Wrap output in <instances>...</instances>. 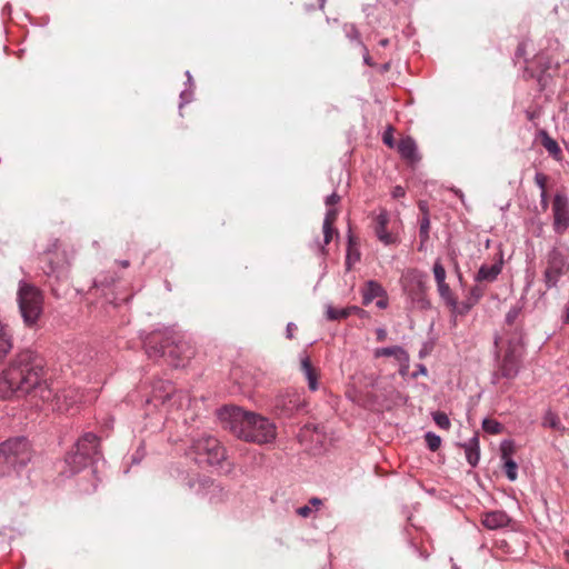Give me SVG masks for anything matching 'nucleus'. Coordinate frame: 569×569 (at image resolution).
<instances>
[{
    "label": "nucleus",
    "instance_id": "1",
    "mask_svg": "<svg viewBox=\"0 0 569 569\" xmlns=\"http://www.w3.org/2000/svg\"><path fill=\"white\" fill-rule=\"evenodd\" d=\"M46 360L31 348L19 350L0 373V398L32 395L50 401L52 389L46 378Z\"/></svg>",
    "mask_w": 569,
    "mask_h": 569
},
{
    "label": "nucleus",
    "instance_id": "2",
    "mask_svg": "<svg viewBox=\"0 0 569 569\" xmlns=\"http://www.w3.org/2000/svg\"><path fill=\"white\" fill-rule=\"evenodd\" d=\"M222 427L239 439L250 442L268 443L276 438V427L267 418L239 407L224 406L218 410Z\"/></svg>",
    "mask_w": 569,
    "mask_h": 569
},
{
    "label": "nucleus",
    "instance_id": "3",
    "mask_svg": "<svg viewBox=\"0 0 569 569\" xmlns=\"http://www.w3.org/2000/svg\"><path fill=\"white\" fill-rule=\"evenodd\" d=\"M140 338L150 359L166 357L169 363L176 368L184 367L194 356V348L191 343L172 328L141 333Z\"/></svg>",
    "mask_w": 569,
    "mask_h": 569
},
{
    "label": "nucleus",
    "instance_id": "4",
    "mask_svg": "<svg viewBox=\"0 0 569 569\" xmlns=\"http://www.w3.org/2000/svg\"><path fill=\"white\" fill-rule=\"evenodd\" d=\"M31 460V449L26 437L10 438L0 445V477L22 468Z\"/></svg>",
    "mask_w": 569,
    "mask_h": 569
},
{
    "label": "nucleus",
    "instance_id": "5",
    "mask_svg": "<svg viewBox=\"0 0 569 569\" xmlns=\"http://www.w3.org/2000/svg\"><path fill=\"white\" fill-rule=\"evenodd\" d=\"M17 301L23 323L34 326L43 311V295L34 284L21 280L18 286Z\"/></svg>",
    "mask_w": 569,
    "mask_h": 569
},
{
    "label": "nucleus",
    "instance_id": "6",
    "mask_svg": "<svg viewBox=\"0 0 569 569\" xmlns=\"http://www.w3.org/2000/svg\"><path fill=\"white\" fill-rule=\"evenodd\" d=\"M521 357V337L509 339L508 348L502 357L499 353L496 356L497 363L491 375V382L499 385L501 379L513 380L519 373Z\"/></svg>",
    "mask_w": 569,
    "mask_h": 569
},
{
    "label": "nucleus",
    "instance_id": "7",
    "mask_svg": "<svg viewBox=\"0 0 569 569\" xmlns=\"http://www.w3.org/2000/svg\"><path fill=\"white\" fill-rule=\"evenodd\" d=\"M198 463H207L211 467L220 466L226 459V450L220 441L212 436H202L192 441L190 447Z\"/></svg>",
    "mask_w": 569,
    "mask_h": 569
},
{
    "label": "nucleus",
    "instance_id": "8",
    "mask_svg": "<svg viewBox=\"0 0 569 569\" xmlns=\"http://www.w3.org/2000/svg\"><path fill=\"white\" fill-rule=\"evenodd\" d=\"M569 272V258L559 248L552 247L546 254L542 281L546 290L557 289L560 279Z\"/></svg>",
    "mask_w": 569,
    "mask_h": 569
},
{
    "label": "nucleus",
    "instance_id": "9",
    "mask_svg": "<svg viewBox=\"0 0 569 569\" xmlns=\"http://www.w3.org/2000/svg\"><path fill=\"white\" fill-rule=\"evenodd\" d=\"M305 407V400L297 391L278 395L273 400V411L280 417H291Z\"/></svg>",
    "mask_w": 569,
    "mask_h": 569
},
{
    "label": "nucleus",
    "instance_id": "10",
    "mask_svg": "<svg viewBox=\"0 0 569 569\" xmlns=\"http://www.w3.org/2000/svg\"><path fill=\"white\" fill-rule=\"evenodd\" d=\"M553 230L563 234L569 228V198L563 192H557L552 201Z\"/></svg>",
    "mask_w": 569,
    "mask_h": 569
},
{
    "label": "nucleus",
    "instance_id": "11",
    "mask_svg": "<svg viewBox=\"0 0 569 569\" xmlns=\"http://www.w3.org/2000/svg\"><path fill=\"white\" fill-rule=\"evenodd\" d=\"M41 263L43 273L49 278H54L57 281L67 278L66 263L57 252L46 251L41 257Z\"/></svg>",
    "mask_w": 569,
    "mask_h": 569
},
{
    "label": "nucleus",
    "instance_id": "12",
    "mask_svg": "<svg viewBox=\"0 0 569 569\" xmlns=\"http://www.w3.org/2000/svg\"><path fill=\"white\" fill-rule=\"evenodd\" d=\"M337 217L338 210L329 207L322 223L323 241L320 242L319 239H317L313 243L320 256H326L328 253L327 246L331 242L333 233L337 232L333 228Z\"/></svg>",
    "mask_w": 569,
    "mask_h": 569
},
{
    "label": "nucleus",
    "instance_id": "13",
    "mask_svg": "<svg viewBox=\"0 0 569 569\" xmlns=\"http://www.w3.org/2000/svg\"><path fill=\"white\" fill-rule=\"evenodd\" d=\"M74 450L88 453V458L98 460L100 458V439L93 432H84L76 442Z\"/></svg>",
    "mask_w": 569,
    "mask_h": 569
},
{
    "label": "nucleus",
    "instance_id": "14",
    "mask_svg": "<svg viewBox=\"0 0 569 569\" xmlns=\"http://www.w3.org/2000/svg\"><path fill=\"white\" fill-rule=\"evenodd\" d=\"M513 451H515V445L511 440H503L500 443V452H501V459L503 461V470H505L507 478L510 481H515L518 477V465L511 458Z\"/></svg>",
    "mask_w": 569,
    "mask_h": 569
},
{
    "label": "nucleus",
    "instance_id": "15",
    "mask_svg": "<svg viewBox=\"0 0 569 569\" xmlns=\"http://www.w3.org/2000/svg\"><path fill=\"white\" fill-rule=\"evenodd\" d=\"M503 267L502 253L499 254V259L492 264H481L478 272L475 276L476 282H493L501 273Z\"/></svg>",
    "mask_w": 569,
    "mask_h": 569
},
{
    "label": "nucleus",
    "instance_id": "16",
    "mask_svg": "<svg viewBox=\"0 0 569 569\" xmlns=\"http://www.w3.org/2000/svg\"><path fill=\"white\" fill-rule=\"evenodd\" d=\"M50 400L56 402L57 410L68 411L73 405L81 401V395L76 389H66L58 393L52 391Z\"/></svg>",
    "mask_w": 569,
    "mask_h": 569
},
{
    "label": "nucleus",
    "instance_id": "17",
    "mask_svg": "<svg viewBox=\"0 0 569 569\" xmlns=\"http://www.w3.org/2000/svg\"><path fill=\"white\" fill-rule=\"evenodd\" d=\"M92 462H94V460L88 458L87 452L83 453V451H81L80 453L77 450H72L64 458V463L69 468L70 476L78 473Z\"/></svg>",
    "mask_w": 569,
    "mask_h": 569
},
{
    "label": "nucleus",
    "instance_id": "18",
    "mask_svg": "<svg viewBox=\"0 0 569 569\" xmlns=\"http://www.w3.org/2000/svg\"><path fill=\"white\" fill-rule=\"evenodd\" d=\"M389 217L387 211L382 210L375 220V234L383 244L389 246L396 242V237L387 231Z\"/></svg>",
    "mask_w": 569,
    "mask_h": 569
},
{
    "label": "nucleus",
    "instance_id": "19",
    "mask_svg": "<svg viewBox=\"0 0 569 569\" xmlns=\"http://www.w3.org/2000/svg\"><path fill=\"white\" fill-rule=\"evenodd\" d=\"M485 289L481 286H473L466 300L458 302L456 308V316H465L467 315L473 306H476L479 300L483 297Z\"/></svg>",
    "mask_w": 569,
    "mask_h": 569
},
{
    "label": "nucleus",
    "instance_id": "20",
    "mask_svg": "<svg viewBox=\"0 0 569 569\" xmlns=\"http://www.w3.org/2000/svg\"><path fill=\"white\" fill-rule=\"evenodd\" d=\"M174 393L176 389L171 382L159 380L153 385L151 401H159L161 405H166ZM147 401L150 402L149 399Z\"/></svg>",
    "mask_w": 569,
    "mask_h": 569
},
{
    "label": "nucleus",
    "instance_id": "21",
    "mask_svg": "<svg viewBox=\"0 0 569 569\" xmlns=\"http://www.w3.org/2000/svg\"><path fill=\"white\" fill-rule=\"evenodd\" d=\"M509 516L501 510L486 512L482 517V525L490 530L505 528L510 523Z\"/></svg>",
    "mask_w": 569,
    "mask_h": 569
},
{
    "label": "nucleus",
    "instance_id": "22",
    "mask_svg": "<svg viewBox=\"0 0 569 569\" xmlns=\"http://www.w3.org/2000/svg\"><path fill=\"white\" fill-rule=\"evenodd\" d=\"M176 475H173L179 483L189 491L198 492L203 486L204 481H201L198 478L197 473L190 475L179 468L174 469Z\"/></svg>",
    "mask_w": 569,
    "mask_h": 569
},
{
    "label": "nucleus",
    "instance_id": "23",
    "mask_svg": "<svg viewBox=\"0 0 569 569\" xmlns=\"http://www.w3.org/2000/svg\"><path fill=\"white\" fill-rule=\"evenodd\" d=\"M466 455V459L471 467H476L480 459V445H479V435L475 432V435L466 442L460 445Z\"/></svg>",
    "mask_w": 569,
    "mask_h": 569
},
{
    "label": "nucleus",
    "instance_id": "24",
    "mask_svg": "<svg viewBox=\"0 0 569 569\" xmlns=\"http://www.w3.org/2000/svg\"><path fill=\"white\" fill-rule=\"evenodd\" d=\"M13 348V336L10 327L0 320V363Z\"/></svg>",
    "mask_w": 569,
    "mask_h": 569
},
{
    "label": "nucleus",
    "instance_id": "25",
    "mask_svg": "<svg viewBox=\"0 0 569 569\" xmlns=\"http://www.w3.org/2000/svg\"><path fill=\"white\" fill-rule=\"evenodd\" d=\"M397 149L403 159L410 162H416L419 160L417 143L411 137L402 138L399 141Z\"/></svg>",
    "mask_w": 569,
    "mask_h": 569
},
{
    "label": "nucleus",
    "instance_id": "26",
    "mask_svg": "<svg viewBox=\"0 0 569 569\" xmlns=\"http://www.w3.org/2000/svg\"><path fill=\"white\" fill-rule=\"evenodd\" d=\"M386 296H387V292L379 282H377L375 280H369L366 282V286H365V289L362 292V303L365 306H368L369 303L372 302L373 299L382 298Z\"/></svg>",
    "mask_w": 569,
    "mask_h": 569
},
{
    "label": "nucleus",
    "instance_id": "27",
    "mask_svg": "<svg viewBox=\"0 0 569 569\" xmlns=\"http://www.w3.org/2000/svg\"><path fill=\"white\" fill-rule=\"evenodd\" d=\"M540 142L543 148L548 151V153L555 159L560 160L562 157V150L559 147L558 142L550 137V134L546 130H541L539 132Z\"/></svg>",
    "mask_w": 569,
    "mask_h": 569
},
{
    "label": "nucleus",
    "instance_id": "28",
    "mask_svg": "<svg viewBox=\"0 0 569 569\" xmlns=\"http://www.w3.org/2000/svg\"><path fill=\"white\" fill-rule=\"evenodd\" d=\"M301 370L308 380L309 389L316 391L318 389V376L308 357L301 360Z\"/></svg>",
    "mask_w": 569,
    "mask_h": 569
},
{
    "label": "nucleus",
    "instance_id": "29",
    "mask_svg": "<svg viewBox=\"0 0 569 569\" xmlns=\"http://www.w3.org/2000/svg\"><path fill=\"white\" fill-rule=\"evenodd\" d=\"M375 356L377 358H379V357H395L399 361L408 359V353L400 346H391V347L378 348L375 351Z\"/></svg>",
    "mask_w": 569,
    "mask_h": 569
},
{
    "label": "nucleus",
    "instance_id": "30",
    "mask_svg": "<svg viewBox=\"0 0 569 569\" xmlns=\"http://www.w3.org/2000/svg\"><path fill=\"white\" fill-rule=\"evenodd\" d=\"M356 238L352 236L351 231L348 233V250L346 257V267L347 270H350L353 262L360 260V253L356 247Z\"/></svg>",
    "mask_w": 569,
    "mask_h": 569
},
{
    "label": "nucleus",
    "instance_id": "31",
    "mask_svg": "<svg viewBox=\"0 0 569 569\" xmlns=\"http://www.w3.org/2000/svg\"><path fill=\"white\" fill-rule=\"evenodd\" d=\"M437 288H438L439 296L446 302V305L451 309V312L455 315L458 301H457L456 297L453 296L450 287L448 286V283H442V284L437 286Z\"/></svg>",
    "mask_w": 569,
    "mask_h": 569
},
{
    "label": "nucleus",
    "instance_id": "32",
    "mask_svg": "<svg viewBox=\"0 0 569 569\" xmlns=\"http://www.w3.org/2000/svg\"><path fill=\"white\" fill-rule=\"evenodd\" d=\"M343 31H345L346 37L350 41L356 42L359 47L363 44V42L360 38V32L355 24L346 23L343 26Z\"/></svg>",
    "mask_w": 569,
    "mask_h": 569
},
{
    "label": "nucleus",
    "instance_id": "33",
    "mask_svg": "<svg viewBox=\"0 0 569 569\" xmlns=\"http://www.w3.org/2000/svg\"><path fill=\"white\" fill-rule=\"evenodd\" d=\"M430 231V218L429 214H423L419 221V238L422 242H427L429 239Z\"/></svg>",
    "mask_w": 569,
    "mask_h": 569
},
{
    "label": "nucleus",
    "instance_id": "34",
    "mask_svg": "<svg viewBox=\"0 0 569 569\" xmlns=\"http://www.w3.org/2000/svg\"><path fill=\"white\" fill-rule=\"evenodd\" d=\"M482 429L490 435H498L502 431V425L495 419L485 418Z\"/></svg>",
    "mask_w": 569,
    "mask_h": 569
},
{
    "label": "nucleus",
    "instance_id": "35",
    "mask_svg": "<svg viewBox=\"0 0 569 569\" xmlns=\"http://www.w3.org/2000/svg\"><path fill=\"white\" fill-rule=\"evenodd\" d=\"M432 271H433V276H435V280L437 282V286L442 284V283H447L446 282V269L442 266L440 259H437L435 261Z\"/></svg>",
    "mask_w": 569,
    "mask_h": 569
},
{
    "label": "nucleus",
    "instance_id": "36",
    "mask_svg": "<svg viewBox=\"0 0 569 569\" xmlns=\"http://www.w3.org/2000/svg\"><path fill=\"white\" fill-rule=\"evenodd\" d=\"M327 319L330 321L341 320L348 318V312L345 311V309H337L332 307L331 305L327 306Z\"/></svg>",
    "mask_w": 569,
    "mask_h": 569
},
{
    "label": "nucleus",
    "instance_id": "37",
    "mask_svg": "<svg viewBox=\"0 0 569 569\" xmlns=\"http://www.w3.org/2000/svg\"><path fill=\"white\" fill-rule=\"evenodd\" d=\"M432 419L436 422V425L445 430H448L451 426L450 419L448 416L442 411H436L432 413Z\"/></svg>",
    "mask_w": 569,
    "mask_h": 569
},
{
    "label": "nucleus",
    "instance_id": "38",
    "mask_svg": "<svg viewBox=\"0 0 569 569\" xmlns=\"http://www.w3.org/2000/svg\"><path fill=\"white\" fill-rule=\"evenodd\" d=\"M425 440L431 451H437L441 445V438L431 431L425 435Z\"/></svg>",
    "mask_w": 569,
    "mask_h": 569
},
{
    "label": "nucleus",
    "instance_id": "39",
    "mask_svg": "<svg viewBox=\"0 0 569 569\" xmlns=\"http://www.w3.org/2000/svg\"><path fill=\"white\" fill-rule=\"evenodd\" d=\"M413 300L420 309H429L431 307L429 299L426 297L422 290L417 293V297L413 298Z\"/></svg>",
    "mask_w": 569,
    "mask_h": 569
},
{
    "label": "nucleus",
    "instance_id": "40",
    "mask_svg": "<svg viewBox=\"0 0 569 569\" xmlns=\"http://www.w3.org/2000/svg\"><path fill=\"white\" fill-rule=\"evenodd\" d=\"M535 182L539 187L541 192L547 191L548 177L545 173L536 172Z\"/></svg>",
    "mask_w": 569,
    "mask_h": 569
},
{
    "label": "nucleus",
    "instance_id": "41",
    "mask_svg": "<svg viewBox=\"0 0 569 569\" xmlns=\"http://www.w3.org/2000/svg\"><path fill=\"white\" fill-rule=\"evenodd\" d=\"M519 313H520V308L518 307H512L506 315V323L508 326H512L515 323V321L517 320V318L519 317Z\"/></svg>",
    "mask_w": 569,
    "mask_h": 569
},
{
    "label": "nucleus",
    "instance_id": "42",
    "mask_svg": "<svg viewBox=\"0 0 569 569\" xmlns=\"http://www.w3.org/2000/svg\"><path fill=\"white\" fill-rule=\"evenodd\" d=\"M382 141H383L385 144H387L390 148L395 147L392 128H389L387 131L383 132Z\"/></svg>",
    "mask_w": 569,
    "mask_h": 569
},
{
    "label": "nucleus",
    "instance_id": "43",
    "mask_svg": "<svg viewBox=\"0 0 569 569\" xmlns=\"http://www.w3.org/2000/svg\"><path fill=\"white\" fill-rule=\"evenodd\" d=\"M296 512L302 518H309L313 513V509L309 505H306L297 508Z\"/></svg>",
    "mask_w": 569,
    "mask_h": 569
},
{
    "label": "nucleus",
    "instance_id": "44",
    "mask_svg": "<svg viewBox=\"0 0 569 569\" xmlns=\"http://www.w3.org/2000/svg\"><path fill=\"white\" fill-rule=\"evenodd\" d=\"M545 423L548 425L549 427L553 428V429H558L559 428V419L555 415H552V413H549L546 417Z\"/></svg>",
    "mask_w": 569,
    "mask_h": 569
},
{
    "label": "nucleus",
    "instance_id": "45",
    "mask_svg": "<svg viewBox=\"0 0 569 569\" xmlns=\"http://www.w3.org/2000/svg\"><path fill=\"white\" fill-rule=\"evenodd\" d=\"M360 48L362 49L363 62L369 67H373L375 62L372 61V59L369 54V50H368L367 46L363 43L362 46H360Z\"/></svg>",
    "mask_w": 569,
    "mask_h": 569
},
{
    "label": "nucleus",
    "instance_id": "46",
    "mask_svg": "<svg viewBox=\"0 0 569 569\" xmlns=\"http://www.w3.org/2000/svg\"><path fill=\"white\" fill-rule=\"evenodd\" d=\"M339 201H340V196L337 192H332L331 194H329L326 198L325 203L327 207H332V206L337 204Z\"/></svg>",
    "mask_w": 569,
    "mask_h": 569
},
{
    "label": "nucleus",
    "instance_id": "47",
    "mask_svg": "<svg viewBox=\"0 0 569 569\" xmlns=\"http://www.w3.org/2000/svg\"><path fill=\"white\" fill-rule=\"evenodd\" d=\"M391 194H392V197H393L395 199H399V198L405 197V194H406V190H405V188H402L401 186H396V187L392 189Z\"/></svg>",
    "mask_w": 569,
    "mask_h": 569
},
{
    "label": "nucleus",
    "instance_id": "48",
    "mask_svg": "<svg viewBox=\"0 0 569 569\" xmlns=\"http://www.w3.org/2000/svg\"><path fill=\"white\" fill-rule=\"evenodd\" d=\"M540 206L542 208L543 211H546L549 207V200H548V194H547V191H543L540 193Z\"/></svg>",
    "mask_w": 569,
    "mask_h": 569
},
{
    "label": "nucleus",
    "instance_id": "49",
    "mask_svg": "<svg viewBox=\"0 0 569 569\" xmlns=\"http://www.w3.org/2000/svg\"><path fill=\"white\" fill-rule=\"evenodd\" d=\"M297 329V326L293 322H289L286 328V337L287 339H293V331Z\"/></svg>",
    "mask_w": 569,
    "mask_h": 569
},
{
    "label": "nucleus",
    "instance_id": "50",
    "mask_svg": "<svg viewBox=\"0 0 569 569\" xmlns=\"http://www.w3.org/2000/svg\"><path fill=\"white\" fill-rule=\"evenodd\" d=\"M311 508H316L318 509L320 506H322V500L318 497H312L310 500H309V503H308Z\"/></svg>",
    "mask_w": 569,
    "mask_h": 569
},
{
    "label": "nucleus",
    "instance_id": "51",
    "mask_svg": "<svg viewBox=\"0 0 569 569\" xmlns=\"http://www.w3.org/2000/svg\"><path fill=\"white\" fill-rule=\"evenodd\" d=\"M346 312H348V317L353 315V313H358L360 311H362L359 307H356V306H351V307H347V308H343Z\"/></svg>",
    "mask_w": 569,
    "mask_h": 569
},
{
    "label": "nucleus",
    "instance_id": "52",
    "mask_svg": "<svg viewBox=\"0 0 569 569\" xmlns=\"http://www.w3.org/2000/svg\"><path fill=\"white\" fill-rule=\"evenodd\" d=\"M376 332H377V339H378L379 341H382V340H385V339H386V337H387V331H386L383 328H379V329H377V331H376Z\"/></svg>",
    "mask_w": 569,
    "mask_h": 569
},
{
    "label": "nucleus",
    "instance_id": "53",
    "mask_svg": "<svg viewBox=\"0 0 569 569\" xmlns=\"http://www.w3.org/2000/svg\"><path fill=\"white\" fill-rule=\"evenodd\" d=\"M525 52H526L525 43H519V46L517 47V50H516V57L520 58L525 54Z\"/></svg>",
    "mask_w": 569,
    "mask_h": 569
},
{
    "label": "nucleus",
    "instance_id": "54",
    "mask_svg": "<svg viewBox=\"0 0 569 569\" xmlns=\"http://www.w3.org/2000/svg\"><path fill=\"white\" fill-rule=\"evenodd\" d=\"M418 206H419V209H420L422 216L426 213L429 214L428 204L426 201H419Z\"/></svg>",
    "mask_w": 569,
    "mask_h": 569
},
{
    "label": "nucleus",
    "instance_id": "55",
    "mask_svg": "<svg viewBox=\"0 0 569 569\" xmlns=\"http://www.w3.org/2000/svg\"><path fill=\"white\" fill-rule=\"evenodd\" d=\"M452 191L461 200V202H465V194L460 189H452Z\"/></svg>",
    "mask_w": 569,
    "mask_h": 569
},
{
    "label": "nucleus",
    "instance_id": "56",
    "mask_svg": "<svg viewBox=\"0 0 569 569\" xmlns=\"http://www.w3.org/2000/svg\"><path fill=\"white\" fill-rule=\"evenodd\" d=\"M563 320L566 323H569V302L565 307V317Z\"/></svg>",
    "mask_w": 569,
    "mask_h": 569
},
{
    "label": "nucleus",
    "instance_id": "57",
    "mask_svg": "<svg viewBox=\"0 0 569 569\" xmlns=\"http://www.w3.org/2000/svg\"><path fill=\"white\" fill-rule=\"evenodd\" d=\"M387 306H388L387 300H378V301H377V307H378L379 309H385V308H387Z\"/></svg>",
    "mask_w": 569,
    "mask_h": 569
},
{
    "label": "nucleus",
    "instance_id": "58",
    "mask_svg": "<svg viewBox=\"0 0 569 569\" xmlns=\"http://www.w3.org/2000/svg\"><path fill=\"white\" fill-rule=\"evenodd\" d=\"M389 44V39L385 38L379 41V46L387 47Z\"/></svg>",
    "mask_w": 569,
    "mask_h": 569
},
{
    "label": "nucleus",
    "instance_id": "59",
    "mask_svg": "<svg viewBox=\"0 0 569 569\" xmlns=\"http://www.w3.org/2000/svg\"><path fill=\"white\" fill-rule=\"evenodd\" d=\"M118 263H119L122 268H127V267H129V264H130V263H129V260H120V261H118Z\"/></svg>",
    "mask_w": 569,
    "mask_h": 569
},
{
    "label": "nucleus",
    "instance_id": "60",
    "mask_svg": "<svg viewBox=\"0 0 569 569\" xmlns=\"http://www.w3.org/2000/svg\"><path fill=\"white\" fill-rule=\"evenodd\" d=\"M187 83L192 84V76L190 71H186Z\"/></svg>",
    "mask_w": 569,
    "mask_h": 569
},
{
    "label": "nucleus",
    "instance_id": "61",
    "mask_svg": "<svg viewBox=\"0 0 569 569\" xmlns=\"http://www.w3.org/2000/svg\"><path fill=\"white\" fill-rule=\"evenodd\" d=\"M419 372L422 373V375H426L427 373V369L425 366H420V369H419Z\"/></svg>",
    "mask_w": 569,
    "mask_h": 569
},
{
    "label": "nucleus",
    "instance_id": "62",
    "mask_svg": "<svg viewBox=\"0 0 569 569\" xmlns=\"http://www.w3.org/2000/svg\"><path fill=\"white\" fill-rule=\"evenodd\" d=\"M51 289H52V293H53L57 298H59V297H60V295L58 293V290H57L53 286H52V288H51Z\"/></svg>",
    "mask_w": 569,
    "mask_h": 569
},
{
    "label": "nucleus",
    "instance_id": "63",
    "mask_svg": "<svg viewBox=\"0 0 569 569\" xmlns=\"http://www.w3.org/2000/svg\"><path fill=\"white\" fill-rule=\"evenodd\" d=\"M425 243H426V242H422V240H420V244H419V247H418V250H419V251H422V250H423V248H425Z\"/></svg>",
    "mask_w": 569,
    "mask_h": 569
},
{
    "label": "nucleus",
    "instance_id": "64",
    "mask_svg": "<svg viewBox=\"0 0 569 569\" xmlns=\"http://www.w3.org/2000/svg\"><path fill=\"white\" fill-rule=\"evenodd\" d=\"M567 560L569 561V549L565 552Z\"/></svg>",
    "mask_w": 569,
    "mask_h": 569
}]
</instances>
